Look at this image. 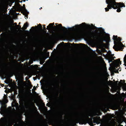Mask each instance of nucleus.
Listing matches in <instances>:
<instances>
[{
    "label": "nucleus",
    "instance_id": "obj_1",
    "mask_svg": "<svg viewBox=\"0 0 126 126\" xmlns=\"http://www.w3.org/2000/svg\"><path fill=\"white\" fill-rule=\"evenodd\" d=\"M106 3L108 4L107 6V8H105L106 12H107L109 10V9L111 8L115 9L117 8L114 6L118 7L121 6L120 7H125V5L124 3L121 2H116L115 0H106Z\"/></svg>",
    "mask_w": 126,
    "mask_h": 126
},
{
    "label": "nucleus",
    "instance_id": "obj_2",
    "mask_svg": "<svg viewBox=\"0 0 126 126\" xmlns=\"http://www.w3.org/2000/svg\"><path fill=\"white\" fill-rule=\"evenodd\" d=\"M77 114V115H81L82 116L76 117L75 118L76 121L81 122L82 123V124H84V123L87 121L85 118L88 117L89 115L88 111L87 110H86L84 112H78Z\"/></svg>",
    "mask_w": 126,
    "mask_h": 126
},
{
    "label": "nucleus",
    "instance_id": "obj_3",
    "mask_svg": "<svg viewBox=\"0 0 126 126\" xmlns=\"http://www.w3.org/2000/svg\"><path fill=\"white\" fill-rule=\"evenodd\" d=\"M118 39L119 42H116V44L114 42V44L115 45L114 46L113 48L115 51H122L124 47L123 45L120 41L121 40V39L120 37H118Z\"/></svg>",
    "mask_w": 126,
    "mask_h": 126
},
{
    "label": "nucleus",
    "instance_id": "obj_4",
    "mask_svg": "<svg viewBox=\"0 0 126 126\" xmlns=\"http://www.w3.org/2000/svg\"><path fill=\"white\" fill-rule=\"evenodd\" d=\"M53 27L55 29H60V28H61L62 30H63L64 31H65L64 29L67 30L66 28L65 27H62V25L61 24H59L57 26H54L53 25V26L52 27V29L50 30L51 31V32L52 33L54 32H53L54 31L52 30Z\"/></svg>",
    "mask_w": 126,
    "mask_h": 126
},
{
    "label": "nucleus",
    "instance_id": "obj_5",
    "mask_svg": "<svg viewBox=\"0 0 126 126\" xmlns=\"http://www.w3.org/2000/svg\"><path fill=\"white\" fill-rule=\"evenodd\" d=\"M91 37L96 39L99 42H101L102 43H103V41L104 40L103 38L101 36H98L97 35H91Z\"/></svg>",
    "mask_w": 126,
    "mask_h": 126
},
{
    "label": "nucleus",
    "instance_id": "obj_6",
    "mask_svg": "<svg viewBox=\"0 0 126 126\" xmlns=\"http://www.w3.org/2000/svg\"><path fill=\"white\" fill-rule=\"evenodd\" d=\"M54 23H50L48 26H47V28H46V27H44V32L45 33H46L47 34L49 35V33L48 32L47 33V30L46 29L48 30L49 31H50V30H51L52 29V27L54 25Z\"/></svg>",
    "mask_w": 126,
    "mask_h": 126
},
{
    "label": "nucleus",
    "instance_id": "obj_7",
    "mask_svg": "<svg viewBox=\"0 0 126 126\" xmlns=\"http://www.w3.org/2000/svg\"><path fill=\"white\" fill-rule=\"evenodd\" d=\"M0 119L2 120H4V124L5 126H8L10 125H11V126L12 125V124L8 120L6 119L5 118L4 119V118L3 117H1Z\"/></svg>",
    "mask_w": 126,
    "mask_h": 126
},
{
    "label": "nucleus",
    "instance_id": "obj_8",
    "mask_svg": "<svg viewBox=\"0 0 126 126\" xmlns=\"http://www.w3.org/2000/svg\"><path fill=\"white\" fill-rule=\"evenodd\" d=\"M60 119L61 121H55L56 123L58 125L63 126L64 125L63 121V116L62 115L60 116Z\"/></svg>",
    "mask_w": 126,
    "mask_h": 126
},
{
    "label": "nucleus",
    "instance_id": "obj_9",
    "mask_svg": "<svg viewBox=\"0 0 126 126\" xmlns=\"http://www.w3.org/2000/svg\"><path fill=\"white\" fill-rule=\"evenodd\" d=\"M93 120H92V118L91 119V122L92 125L91 126H94V125L93 123H96L97 124H98V123H97L98 120L97 118L94 117L93 118Z\"/></svg>",
    "mask_w": 126,
    "mask_h": 126
},
{
    "label": "nucleus",
    "instance_id": "obj_10",
    "mask_svg": "<svg viewBox=\"0 0 126 126\" xmlns=\"http://www.w3.org/2000/svg\"><path fill=\"white\" fill-rule=\"evenodd\" d=\"M28 26L29 24L27 22H26V23H25L23 25V27L24 28V29H26L27 27Z\"/></svg>",
    "mask_w": 126,
    "mask_h": 126
},
{
    "label": "nucleus",
    "instance_id": "obj_11",
    "mask_svg": "<svg viewBox=\"0 0 126 126\" xmlns=\"http://www.w3.org/2000/svg\"><path fill=\"white\" fill-rule=\"evenodd\" d=\"M120 6H118H118L117 7H115V6H114V7H115V8L116 7H117V8H115V9H117V12H120V11H121V9H120V8H122V7H120Z\"/></svg>",
    "mask_w": 126,
    "mask_h": 126
},
{
    "label": "nucleus",
    "instance_id": "obj_12",
    "mask_svg": "<svg viewBox=\"0 0 126 126\" xmlns=\"http://www.w3.org/2000/svg\"><path fill=\"white\" fill-rule=\"evenodd\" d=\"M6 103H3L2 105H1L2 106L1 107L3 109L4 108H6L7 107V105L6 104Z\"/></svg>",
    "mask_w": 126,
    "mask_h": 126
},
{
    "label": "nucleus",
    "instance_id": "obj_13",
    "mask_svg": "<svg viewBox=\"0 0 126 126\" xmlns=\"http://www.w3.org/2000/svg\"><path fill=\"white\" fill-rule=\"evenodd\" d=\"M7 96H6V98L7 97ZM8 100L6 98H5L3 103H7L8 102Z\"/></svg>",
    "mask_w": 126,
    "mask_h": 126
},
{
    "label": "nucleus",
    "instance_id": "obj_14",
    "mask_svg": "<svg viewBox=\"0 0 126 126\" xmlns=\"http://www.w3.org/2000/svg\"><path fill=\"white\" fill-rule=\"evenodd\" d=\"M116 61H118L117 63H118V64H119V65H121V62L120 61V59H117L116 60Z\"/></svg>",
    "mask_w": 126,
    "mask_h": 126
},
{
    "label": "nucleus",
    "instance_id": "obj_15",
    "mask_svg": "<svg viewBox=\"0 0 126 126\" xmlns=\"http://www.w3.org/2000/svg\"><path fill=\"white\" fill-rule=\"evenodd\" d=\"M17 28L16 29H18V28L19 27V28L20 29H21L22 30H24V28L23 27L21 28V26H20L19 25H17Z\"/></svg>",
    "mask_w": 126,
    "mask_h": 126
},
{
    "label": "nucleus",
    "instance_id": "obj_16",
    "mask_svg": "<svg viewBox=\"0 0 126 126\" xmlns=\"http://www.w3.org/2000/svg\"><path fill=\"white\" fill-rule=\"evenodd\" d=\"M115 66L116 68H117L118 67H119L120 66L119 64H118V63H116L115 64Z\"/></svg>",
    "mask_w": 126,
    "mask_h": 126
},
{
    "label": "nucleus",
    "instance_id": "obj_17",
    "mask_svg": "<svg viewBox=\"0 0 126 126\" xmlns=\"http://www.w3.org/2000/svg\"><path fill=\"white\" fill-rule=\"evenodd\" d=\"M1 111H0V113L1 114H2L4 112V110L3 109H1L0 108Z\"/></svg>",
    "mask_w": 126,
    "mask_h": 126
},
{
    "label": "nucleus",
    "instance_id": "obj_18",
    "mask_svg": "<svg viewBox=\"0 0 126 126\" xmlns=\"http://www.w3.org/2000/svg\"><path fill=\"white\" fill-rule=\"evenodd\" d=\"M117 36H115L114 35H113V39L114 40H115L117 38Z\"/></svg>",
    "mask_w": 126,
    "mask_h": 126
},
{
    "label": "nucleus",
    "instance_id": "obj_19",
    "mask_svg": "<svg viewBox=\"0 0 126 126\" xmlns=\"http://www.w3.org/2000/svg\"><path fill=\"white\" fill-rule=\"evenodd\" d=\"M41 75L40 74H39L38 75H36V77L38 79H39L41 77Z\"/></svg>",
    "mask_w": 126,
    "mask_h": 126
},
{
    "label": "nucleus",
    "instance_id": "obj_20",
    "mask_svg": "<svg viewBox=\"0 0 126 126\" xmlns=\"http://www.w3.org/2000/svg\"><path fill=\"white\" fill-rule=\"evenodd\" d=\"M120 81L121 82V84H123V83L122 82L123 81V80H121ZM123 82L124 83V84H126V83H125V80H123Z\"/></svg>",
    "mask_w": 126,
    "mask_h": 126
},
{
    "label": "nucleus",
    "instance_id": "obj_21",
    "mask_svg": "<svg viewBox=\"0 0 126 126\" xmlns=\"http://www.w3.org/2000/svg\"><path fill=\"white\" fill-rule=\"evenodd\" d=\"M110 58V59H111V62H112V61L114 60V58L112 57H111Z\"/></svg>",
    "mask_w": 126,
    "mask_h": 126
},
{
    "label": "nucleus",
    "instance_id": "obj_22",
    "mask_svg": "<svg viewBox=\"0 0 126 126\" xmlns=\"http://www.w3.org/2000/svg\"><path fill=\"white\" fill-rule=\"evenodd\" d=\"M4 82L5 83L7 84H8L9 82V81L7 80H5L4 81Z\"/></svg>",
    "mask_w": 126,
    "mask_h": 126
},
{
    "label": "nucleus",
    "instance_id": "obj_23",
    "mask_svg": "<svg viewBox=\"0 0 126 126\" xmlns=\"http://www.w3.org/2000/svg\"><path fill=\"white\" fill-rule=\"evenodd\" d=\"M56 103H57V104H58V105L59 106H60V105H61V104H60V102H56Z\"/></svg>",
    "mask_w": 126,
    "mask_h": 126
},
{
    "label": "nucleus",
    "instance_id": "obj_24",
    "mask_svg": "<svg viewBox=\"0 0 126 126\" xmlns=\"http://www.w3.org/2000/svg\"><path fill=\"white\" fill-rule=\"evenodd\" d=\"M124 63L125 64L126 63V57H125L124 58Z\"/></svg>",
    "mask_w": 126,
    "mask_h": 126
},
{
    "label": "nucleus",
    "instance_id": "obj_25",
    "mask_svg": "<svg viewBox=\"0 0 126 126\" xmlns=\"http://www.w3.org/2000/svg\"><path fill=\"white\" fill-rule=\"evenodd\" d=\"M118 70H119V69H117L116 70H115V73H119V71H118Z\"/></svg>",
    "mask_w": 126,
    "mask_h": 126
},
{
    "label": "nucleus",
    "instance_id": "obj_26",
    "mask_svg": "<svg viewBox=\"0 0 126 126\" xmlns=\"http://www.w3.org/2000/svg\"><path fill=\"white\" fill-rule=\"evenodd\" d=\"M38 26H40V28H42V26L41 24H39V25L37 26V27H38Z\"/></svg>",
    "mask_w": 126,
    "mask_h": 126
},
{
    "label": "nucleus",
    "instance_id": "obj_27",
    "mask_svg": "<svg viewBox=\"0 0 126 126\" xmlns=\"http://www.w3.org/2000/svg\"><path fill=\"white\" fill-rule=\"evenodd\" d=\"M100 83L101 84H104V82L103 81L101 80V81Z\"/></svg>",
    "mask_w": 126,
    "mask_h": 126
},
{
    "label": "nucleus",
    "instance_id": "obj_28",
    "mask_svg": "<svg viewBox=\"0 0 126 126\" xmlns=\"http://www.w3.org/2000/svg\"><path fill=\"white\" fill-rule=\"evenodd\" d=\"M123 90L124 91H126V87H123Z\"/></svg>",
    "mask_w": 126,
    "mask_h": 126
},
{
    "label": "nucleus",
    "instance_id": "obj_29",
    "mask_svg": "<svg viewBox=\"0 0 126 126\" xmlns=\"http://www.w3.org/2000/svg\"><path fill=\"white\" fill-rule=\"evenodd\" d=\"M119 82V81H115V83L116 85H119V83H118Z\"/></svg>",
    "mask_w": 126,
    "mask_h": 126
},
{
    "label": "nucleus",
    "instance_id": "obj_30",
    "mask_svg": "<svg viewBox=\"0 0 126 126\" xmlns=\"http://www.w3.org/2000/svg\"><path fill=\"white\" fill-rule=\"evenodd\" d=\"M0 103L1 104V105H2V103H3V102H2L1 100H0Z\"/></svg>",
    "mask_w": 126,
    "mask_h": 126
},
{
    "label": "nucleus",
    "instance_id": "obj_31",
    "mask_svg": "<svg viewBox=\"0 0 126 126\" xmlns=\"http://www.w3.org/2000/svg\"><path fill=\"white\" fill-rule=\"evenodd\" d=\"M8 67V65L7 64H6V68H7Z\"/></svg>",
    "mask_w": 126,
    "mask_h": 126
},
{
    "label": "nucleus",
    "instance_id": "obj_32",
    "mask_svg": "<svg viewBox=\"0 0 126 126\" xmlns=\"http://www.w3.org/2000/svg\"><path fill=\"white\" fill-rule=\"evenodd\" d=\"M2 70V67L0 66V72Z\"/></svg>",
    "mask_w": 126,
    "mask_h": 126
},
{
    "label": "nucleus",
    "instance_id": "obj_33",
    "mask_svg": "<svg viewBox=\"0 0 126 126\" xmlns=\"http://www.w3.org/2000/svg\"><path fill=\"white\" fill-rule=\"evenodd\" d=\"M98 28L99 29V30H100V29H102V30H103V31H104V30L103 29H102V28Z\"/></svg>",
    "mask_w": 126,
    "mask_h": 126
},
{
    "label": "nucleus",
    "instance_id": "obj_34",
    "mask_svg": "<svg viewBox=\"0 0 126 126\" xmlns=\"http://www.w3.org/2000/svg\"><path fill=\"white\" fill-rule=\"evenodd\" d=\"M109 62L110 63V62H111V59H110V58L109 60Z\"/></svg>",
    "mask_w": 126,
    "mask_h": 126
},
{
    "label": "nucleus",
    "instance_id": "obj_35",
    "mask_svg": "<svg viewBox=\"0 0 126 126\" xmlns=\"http://www.w3.org/2000/svg\"><path fill=\"white\" fill-rule=\"evenodd\" d=\"M24 31L25 32H27L28 33H29V32L28 31H27V30H24Z\"/></svg>",
    "mask_w": 126,
    "mask_h": 126
},
{
    "label": "nucleus",
    "instance_id": "obj_36",
    "mask_svg": "<svg viewBox=\"0 0 126 126\" xmlns=\"http://www.w3.org/2000/svg\"><path fill=\"white\" fill-rule=\"evenodd\" d=\"M107 39H108V40H110V38L109 37H108L107 38Z\"/></svg>",
    "mask_w": 126,
    "mask_h": 126
},
{
    "label": "nucleus",
    "instance_id": "obj_37",
    "mask_svg": "<svg viewBox=\"0 0 126 126\" xmlns=\"http://www.w3.org/2000/svg\"><path fill=\"white\" fill-rule=\"evenodd\" d=\"M60 119V118H55V120H59V119Z\"/></svg>",
    "mask_w": 126,
    "mask_h": 126
},
{
    "label": "nucleus",
    "instance_id": "obj_38",
    "mask_svg": "<svg viewBox=\"0 0 126 126\" xmlns=\"http://www.w3.org/2000/svg\"><path fill=\"white\" fill-rule=\"evenodd\" d=\"M24 9L25 11H27V10L26 9V8L25 7H24Z\"/></svg>",
    "mask_w": 126,
    "mask_h": 126
},
{
    "label": "nucleus",
    "instance_id": "obj_39",
    "mask_svg": "<svg viewBox=\"0 0 126 126\" xmlns=\"http://www.w3.org/2000/svg\"><path fill=\"white\" fill-rule=\"evenodd\" d=\"M21 0V1H19V2L22 3V0Z\"/></svg>",
    "mask_w": 126,
    "mask_h": 126
},
{
    "label": "nucleus",
    "instance_id": "obj_40",
    "mask_svg": "<svg viewBox=\"0 0 126 126\" xmlns=\"http://www.w3.org/2000/svg\"><path fill=\"white\" fill-rule=\"evenodd\" d=\"M23 8V7L22 6H21V10H22V9Z\"/></svg>",
    "mask_w": 126,
    "mask_h": 126
},
{
    "label": "nucleus",
    "instance_id": "obj_41",
    "mask_svg": "<svg viewBox=\"0 0 126 126\" xmlns=\"http://www.w3.org/2000/svg\"><path fill=\"white\" fill-rule=\"evenodd\" d=\"M1 85L2 86V87H3V86H4V85L2 84H1Z\"/></svg>",
    "mask_w": 126,
    "mask_h": 126
},
{
    "label": "nucleus",
    "instance_id": "obj_42",
    "mask_svg": "<svg viewBox=\"0 0 126 126\" xmlns=\"http://www.w3.org/2000/svg\"><path fill=\"white\" fill-rule=\"evenodd\" d=\"M14 24H15V25H16V26H17V23H14Z\"/></svg>",
    "mask_w": 126,
    "mask_h": 126
},
{
    "label": "nucleus",
    "instance_id": "obj_43",
    "mask_svg": "<svg viewBox=\"0 0 126 126\" xmlns=\"http://www.w3.org/2000/svg\"><path fill=\"white\" fill-rule=\"evenodd\" d=\"M32 29H34V27H32Z\"/></svg>",
    "mask_w": 126,
    "mask_h": 126
},
{
    "label": "nucleus",
    "instance_id": "obj_44",
    "mask_svg": "<svg viewBox=\"0 0 126 126\" xmlns=\"http://www.w3.org/2000/svg\"><path fill=\"white\" fill-rule=\"evenodd\" d=\"M94 27H95V28L96 29H97V27H95V26Z\"/></svg>",
    "mask_w": 126,
    "mask_h": 126
},
{
    "label": "nucleus",
    "instance_id": "obj_45",
    "mask_svg": "<svg viewBox=\"0 0 126 126\" xmlns=\"http://www.w3.org/2000/svg\"><path fill=\"white\" fill-rule=\"evenodd\" d=\"M35 88V89H36V87H35V86H34L33 87V88Z\"/></svg>",
    "mask_w": 126,
    "mask_h": 126
},
{
    "label": "nucleus",
    "instance_id": "obj_46",
    "mask_svg": "<svg viewBox=\"0 0 126 126\" xmlns=\"http://www.w3.org/2000/svg\"><path fill=\"white\" fill-rule=\"evenodd\" d=\"M42 7H41L40 8V9H42Z\"/></svg>",
    "mask_w": 126,
    "mask_h": 126
},
{
    "label": "nucleus",
    "instance_id": "obj_47",
    "mask_svg": "<svg viewBox=\"0 0 126 126\" xmlns=\"http://www.w3.org/2000/svg\"><path fill=\"white\" fill-rule=\"evenodd\" d=\"M23 6H25V4H24L23 5Z\"/></svg>",
    "mask_w": 126,
    "mask_h": 126
},
{
    "label": "nucleus",
    "instance_id": "obj_48",
    "mask_svg": "<svg viewBox=\"0 0 126 126\" xmlns=\"http://www.w3.org/2000/svg\"><path fill=\"white\" fill-rule=\"evenodd\" d=\"M26 0H23V1L25 2V1Z\"/></svg>",
    "mask_w": 126,
    "mask_h": 126
},
{
    "label": "nucleus",
    "instance_id": "obj_49",
    "mask_svg": "<svg viewBox=\"0 0 126 126\" xmlns=\"http://www.w3.org/2000/svg\"><path fill=\"white\" fill-rule=\"evenodd\" d=\"M57 24H57V23H56L55 24V25H57Z\"/></svg>",
    "mask_w": 126,
    "mask_h": 126
},
{
    "label": "nucleus",
    "instance_id": "obj_50",
    "mask_svg": "<svg viewBox=\"0 0 126 126\" xmlns=\"http://www.w3.org/2000/svg\"><path fill=\"white\" fill-rule=\"evenodd\" d=\"M20 22H19V25L20 24Z\"/></svg>",
    "mask_w": 126,
    "mask_h": 126
},
{
    "label": "nucleus",
    "instance_id": "obj_51",
    "mask_svg": "<svg viewBox=\"0 0 126 126\" xmlns=\"http://www.w3.org/2000/svg\"><path fill=\"white\" fill-rule=\"evenodd\" d=\"M125 66H126V64H125Z\"/></svg>",
    "mask_w": 126,
    "mask_h": 126
},
{
    "label": "nucleus",
    "instance_id": "obj_52",
    "mask_svg": "<svg viewBox=\"0 0 126 126\" xmlns=\"http://www.w3.org/2000/svg\"><path fill=\"white\" fill-rule=\"evenodd\" d=\"M0 63H1V61H0Z\"/></svg>",
    "mask_w": 126,
    "mask_h": 126
},
{
    "label": "nucleus",
    "instance_id": "obj_53",
    "mask_svg": "<svg viewBox=\"0 0 126 126\" xmlns=\"http://www.w3.org/2000/svg\"><path fill=\"white\" fill-rule=\"evenodd\" d=\"M29 82H30V83H31V82H30V80H29Z\"/></svg>",
    "mask_w": 126,
    "mask_h": 126
},
{
    "label": "nucleus",
    "instance_id": "obj_54",
    "mask_svg": "<svg viewBox=\"0 0 126 126\" xmlns=\"http://www.w3.org/2000/svg\"><path fill=\"white\" fill-rule=\"evenodd\" d=\"M44 26H45V25H44Z\"/></svg>",
    "mask_w": 126,
    "mask_h": 126
},
{
    "label": "nucleus",
    "instance_id": "obj_55",
    "mask_svg": "<svg viewBox=\"0 0 126 126\" xmlns=\"http://www.w3.org/2000/svg\"><path fill=\"white\" fill-rule=\"evenodd\" d=\"M35 93H36V92H35Z\"/></svg>",
    "mask_w": 126,
    "mask_h": 126
},
{
    "label": "nucleus",
    "instance_id": "obj_56",
    "mask_svg": "<svg viewBox=\"0 0 126 126\" xmlns=\"http://www.w3.org/2000/svg\"><path fill=\"white\" fill-rule=\"evenodd\" d=\"M111 81V82H112V81Z\"/></svg>",
    "mask_w": 126,
    "mask_h": 126
},
{
    "label": "nucleus",
    "instance_id": "obj_57",
    "mask_svg": "<svg viewBox=\"0 0 126 126\" xmlns=\"http://www.w3.org/2000/svg\"><path fill=\"white\" fill-rule=\"evenodd\" d=\"M28 0H27V1Z\"/></svg>",
    "mask_w": 126,
    "mask_h": 126
}]
</instances>
